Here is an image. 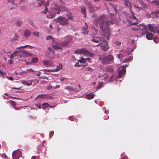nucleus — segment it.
<instances>
[{
    "label": "nucleus",
    "mask_w": 159,
    "mask_h": 159,
    "mask_svg": "<svg viewBox=\"0 0 159 159\" xmlns=\"http://www.w3.org/2000/svg\"><path fill=\"white\" fill-rule=\"evenodd\" d=\"M97 17V14H94L93 15L92 18L94 19L93 23L96 26H98L99 24L100 28L103 32V35L101 40L104 42L105 43L103 45L101 44V47L102 49L106 51L109 48L108 43L106 42L110 37V30L108 26L113 24L114 22L112 20H109L104 15L100 16L98 18Z\"/></svg>",
    "instance_id": "f257e3e1"
},
{
    "label": "nucleus",
    "mask_w": 159,
    "mask_h": 159,
    "mask_svg": "<svg viewBox=\"0 0 159 159\" xmlns=\"http://www.w3.org/2000/svg\"><path fill=\"white\" fill-rule=\"evenodd\" d=\"M51 9L52 11L49 12V14L47 16L48 18H52L56 16V13L59 14L61 11L64 10L62 6H59L56 3L51 4Z\"/></svg>",
    "instance_id": "f03ea898"
},
{
    "label": "nucleus",
    "mask_w": 159,
    "mask_h": 159,
    "mask_svg": "<svg viewBox=\"0 0 159 159\" xmlns=\"http://www.w3.org/2000/svg\"><path fill=\"white\" fill-rule=\"evenodd\" d=\"M48 0H38L37 2L39 6L42 5L44 6L45 7V10L43 11L41 13L43 14L46 13L48 9L47 7L49 5V3L48 2Z\"/></svg>",
    "instance_id": "7ed1b4c3"
},
{
    "label": "nucleus",
    "mask_w": 159,
    "mask_h": 159,
    "mask_svg": "<svg viewBox=\"0 0 159 159\" xmlns=\"http://www.w3.org/2000/svg\"><path fill=\"white\" fill-rule=\"evenodd\" d=\"M114 58L111 55H107L103 58L102 62L103 64H110L113 62Z\"/></svg>",
    "instance_id": "20e7f679"
},
{
    "label": "nucleus",
    "mask_w": 159,
    "mask_h": 159,
    "mask_svg": "<svg viewBox=\"0 0 159 159\" xmlns=\"http://www.w3.org/2000/svg\"><path fill=\"white\" fill-rule=\"evenodd\" d=\"M75 53L82 54L84 55H89L90 57H93V55L91 53L89 52V51L84 48H82L81 49H77L75 52Z\"/></svg>",
    "instance_id": "39448f33"
},
{
    "label": "nucleus",
    "mask_w": 159,
    "mask_h": 159,
    "mask_svg": "<svg viewBox=\"0 0 159 159\" xmlns=\"http://www.w3.org/2000/svg\"><path fill=\"white\" fill-rule=\"evenodd\" d=\"M57 21L60 23L62 25H68L69 24L68 19L65 17L60 16L57 19Z\"/></svg>",
    "instance_id": "423d86ee"
},
{
    "label": "nucleus",
    "mask_w": 159,
    "mask_h": 159,
    "mask_svg": "<svg viewBox=\"0 0 159 159\" xmlns=\"http://www.w3.org/2000/svg\"><path fill=\"white\" fill-rule=\"evenodd\" d=\"M64 41L62 43L63 46L65 47L67 46L71 43L72 38L70 36H67L64 37Z\"/></svg>",
    "instance_id": "0eeeda50"
},
{
    "label": "nucleus",
    "mask_w": 159,
    "mask_h": 159,
    "mask_svg": "<svg viewBox=\"0 0 159 159\" xmlns=\"http://www.w3.org/2000/svg\"><path fill=\"white\" fill-rule=\"evenodd\" d=\"M21 154V152L19 150L14 151L12 154L13 158L15 159H18L20 157Z\"/></svg>",
    "instance_id": "6e6552de"
},
{
    "label": "nucleus",
    "mask_w": 159,
    "mask_h": 159,
    "mask_svg": "<svg viewBox=\"0 0 159 159\" xmlns=\"http://www.w3.org/2000/svg\"><path fill=\"white\" fill-rule=\"evenodd\" d=\"M139 26L143 27L142 28H141V27H139L140 30H142V34L143 35H144L148 33V28L146 27L143 24L139 25Z\"/></svg>",
    "instance_id": "1a4fd4ad"
},
{
    "label": "nucleus",
    "mask_w": 159,
    "mask_h": 159,
    "mask_svg": "<svg viewBox=\"0 0 159 159\" xmlns=\"http://www.w3.org/2000/svg\"><path fill=\"white\" fill-rule=\"evenodd\" d=\"M63 47H64L63 46V43H60L58 42H56L55 44H53V47L56 50H59L62 49Z\"/></svg>",
    "instance_id": "9d476101"
},
{
    "label": "nucleus",
    "mask_w": 159,
    "mask_h": 159,
    "mask_svg": "<svg viewBox=\"0 0 159 159\" xmlns=\"http://www.w3.org/2000/svg\"><path fill=\"white\" fill-rule=\"evenodd\" d=\"M89 9L90 11L92 13L95 12L98 9H99L100 8L98 7L94 6L91 3L89 4Z\"/></svg>",
    "instance_id": "9b49d317"
},
{
    "label": "nucleus",
    "mask_w": 159,
    "mask_h": 159,
    "mask_svg": "<svg viewBox=\"0 0 159 159\" xmlns=\"http://www.w3.org/2000/svg\"><path fill=\"white\" fill-rule=\"evenodd\" d=\"M82 30L84 34H87L88 33V25L86 23H85V25L83 27Z\"/></svg>",
    "instance_id": "f8f14e48"
},
{
    "label": "nucleus",
    "mask_w": 159,
    "mask_h": 159,
    "mask_svg": "<svg viewBox=\"0 0 159 159\" xmlns=\"http://www.w3.org/2000/svg\"><path fill=\"white\" fill-rule=\"evenodd\" d=\"M126 70L124 69H122L121 70H120L118 74V77L120 78H121L126 73Z\"/></svg>",
    "instance_id": "ddd939ff"
},
{
    "label": "nucleus",
    "mask_w": 159,
    "mask_h": 159,
    "mask_svg": "<svg viewBox=\"0 0 159 159\" xmlns=\"http://www.w3.org/2000/svg\"><path fill=\"white\" fill-rule=\"evenodd\" d=\"M43 64L47 67L51 66L53 64L52 61H50L49 60L44 61H43Z\"/></svg>",
    "instance_id": "4468645a"
},
{
    "label": "nucleus",
    "mask_w": 159,
    "mask_h": 159,
    "mask_svg": "<svg viewBox=\"0 0 159 159\" xmlns=\"http://www.w3.org/2000/svg\"><path fill=\"white\" fill-rule=\"evenodd\" d=\"M48 97H50V96L48 95L47 94H42L37 95L36 96V99H44L45 98H49Z\"/></svg>",
    "instance_id": "2eb2a0df"
},
{
    "label": "nucleus",
    "mask_w": 159,
    "mask_h": 159,
    "mask_svg": "<svg viewBox=\"0 0 159 159\" xmlns=\"http://www.w3.org/2000/svg\"><path fill=\"white\" fill-rule=\"evenodd\" d=\"M24 34L25 37L28 39L31 34V33L29 30H26L24 31Z\"/></svg>",
    "instance_id": "dca6fc26"
},
{
    "label": "nucleus",
    "mask_w": 159,
    "mask_h": 159,
    "mask_svg": "<svg viewBox=\"0 0 159 159\" xmlns=\"http://www.w3.org/2000/svg\"><path fill=\"white\" fill-rule=\"evenodd\" d=\"M65 89L68 91H71L75 92H77L79 91V90H77L75 88L70 86H67L65 87Z\"/></svg>",
    "instance_id": "f3484780"
},
{
    "label": "nucleus",
    "mask_w": 159,
    "mask_h": 159,
    "mask_svg": "<svg viewBox=\"0 0 159 159\" xmlns=\"http://www.w3.org/2000/svg\"><path fill=\"white\" fill-rule=\"evenodd\" d=\"M81 10L82 14L84 15V17H86V8L84 6H82L81 7Z\"/></svg>",
    "instance_id": "a211bd4d"
},
{
    "label": "nucleus",
    "mask_w": 159,
    "mask_h": 159,
    "mask_svg": "<svg viewBox=\"0 0 159 159\" xmlns=\"http://www.w3.org/2000/svg\"><path fill=\"white\" fill-rule=\"evenodd\" d=\"M148 28L150 31L153 33H155L156 31V28L152 26L151 24H149Z\"/></svg>",
    "instance_id": "6ab92c4d"
},
{
    "label": "nucleus",
    "mask_w": 159,
    "mask_h": 159,
    "mask_svg": "<svg viewBox=\"0 0 159 159\" xmlns=\"http://www.w3.org/2000/svg\"><path fill=\"white\" fill-rule=\"evenodd\" d=\"M146 37L148 40H152L153 37V34L151 33L148 32L146 34Z\"/></svg>",
    "instance_id": "aec40b11"
},
{
    "label": "nucleus",
    "mask_w": 159,
    "mask_h": 159,
    "mask_svg": "<svg viewBox=\"0 0 159 159\" xmlns=\"http://www.w3.org/2000/svg\"><path fill=\"white\" fill-rule=\"evenodd\" d=\"M32 81L33 80L23 81H22V83L25 85L29 86L32 84Z\"/></svg>",
    "instance_id": "412c9836"
},
{
    "label": "nucleus",
    "mask_w": 159,
    "mask_h": 159,
    "mask_svg": "<svg viewBox=\"0 0 159 159\" xmlns=\"http://www.w3.org/2000/svg\"><path fill=\"white\" fill-rule=\"evenodd\" d=\"M133 57L131 56L127 58H125L124 60L120 59V61L122 63H126L127 62L129 61L130 60H132Z\"/></svg>",
    "instance_id": "4be33fe9"
},
{
    "label": "nucleus",
    "mask_w": 159,
    "mask_h": 159,
    "mask_svg": "<svg viewBox=\"0 0 159 159\" xmlns=\"http://www.w3.org/2000/svg\"><path fill=\"white\" fill-rule=\"evenodd\" d=\"M19 38V36L17 34V33H15L14 34V36L13 38L11 39V41L14 42L15 41L17 40Z\"/></svg>",
    "instance_id": "5701e85b"
},
{
    "label": "nucleus",
    "mask_w": 159,
    "mask_h": 159,
    "mask_svg": "<svg viewBox=\"0 0 159 159\" xmlns=\"http://www.w3.org/2000/svg\"><path fill=\"white\" fill-rule=\"evenodd\" d=\"M94 96L95 95L94 94H93L92 93H91L87 95L86 97L87 99H93L94 97Z\"/></svg>",
    "instance_id": "b1692460"
},
{
    "label": "nucleus",
    "mask_w": 159,
    "mask_h": 159,
    "mask_svg": "<svg viewBox=\"0 0 159 159\" xmlns=\"http://www.w3.org/2000/svg\"><path fill=\"white\" fill-rule=\"evenodd\" d=\"M124 2H125V5L127 6V7H129V6L130 7L129 9H130V10L131 11V5L130 2H129V0H123Z\"/></svg>",
    "instance_id": "393cba45"
},
{
    "label": "nucleus",
    "mask_w": 159,
    "mask_h": 159,
    "mask_svg": "<svg viewBox=\"0 0 159 159\" xmlns=\"http://www.w3.org/2000/svg\"><path fill=\"white\" fill-rule=\"evenodd\" d=\"M16 56L20 57V58H21L22 56H23L24 54H22V50L20 51H16Z\"/></svg>",
    "instance_id": "a878e982"
},
{
    "label": "nucleus",
    "mask_w": 159,
    "mask_h": 159,
    "mask_svg": "<svg viewBox=\"0 0 159 159\" xmlns=\"http://www.w3.org/2000/svg\"><path fill=\"white\" fill-rule=\"evenodd\" d=\"M22 54H25V56H32V54L29 53L28 52H27L26 50H22Z\"/></svg>",
    "instance_id": "bb28decb"
},
{
    "label": "nucleus",
    "mask_w": 159,
    "mask_h": 159,
    "mask_svg": "<svg viewBox=\"0 0 159 159\" xmlns=\"http://www.w3.org/2000/svg\"><path fill=\"white\" fill-rule=\"evenodd\" d=\"M62 67V65L61 63L59 64V65L58 66H57V68L56 70H52V71H58L60 69H61Z\"/></svg>",
    "instance_id": "cd10ccee"
},
{
    "label": "nucleus",
    "mask_w": 159,
    "mask_h": 159,
    "mask_svg": "<svg viewBox=\"0 0 159 159\" xmlns=\"http://www.w3.org/2000/svg\"><path fill=\"white\" fill-rule=\"evenodd\" d=\"M113 68L111 66H109L107 68L106 71L107 72L109 73H112L113 71Z\"/></svg>",
    "instance_id": "c85d7f7f"
},
{
    "label": "nucleus",
    "mask_w": 159,
    "mask_h": 159,
    "mask_svg": "<svg viewBox=\"0 0 159 159\" xmlns=\"http://www.w3.org/2000/svg\"><path fill=\"white\" fill-rule=\"evenodd\" d=\"M7 102L10 104L13 107H15L16 104V103L14 101H12L11 100H10L7 101Z\"/></svg>",
    "instance_id": "c756f323"
},
{
    "label": "nucleus",
    "mask_w": 159,
    "mask_h": 159,
    "mask_svg": "<svg viewBox=\"0 0 159 159\" xmlns=\"http://www.w3.org/2000/svg\"><path fill=\"white\" fill-rule=\"evenodd\" d=\"M34 71L32 69H30L26 70L25 71H23L22 72V73H23L24 74H26V73H28V72H29L30 73H31L32 72Z\"/></svg>",
    "instance_id": "7c9ffc66"
},
{
    "label": "nucleus",
    "mask_w": 159,
    "mask_h": 159,
    "mask_svg": "<svg viewBox=\"0 0 159 159\" xmlns=\"http://www.w3.org/2000/svg\"><path fill=\"white\" fill-rule=\"evenodd\" d=\"M16 24L18 27H20L22 24V22L21 20H18L16 21Z\"/></svg>",
    "instance_id": "2f4dec72"
},
{
    "label": "nucleus",
    "mask_w": 159,
    "mask_h": 159,
    "mask_svg": "<svg viewBox=\"0 0 159 159\" xmlns=\"http://www.w3.org/2000/svg\"><path fill=\"white\" fill-rule=\"evenodd\" d=\"M140 4H141V6H142V7H141L143 9H143H146L147 8V4L144 3L143 2H141Z\"/></svg>",
    "instance_id": "473e14b6"
},
{
    "label": "nucleus",
    "mask_w": 159,
    "mask_h": 159,
    "mask_svg": "<svg viewBox=\"0 0 159 159\" xmlns=\"http://www.w3.org/2000/svg\"><path fill=\"white\" fill-rule=\"evenodd\" d=\"M91 41L93 43H98L99 41V40L97 38H94V39H91Z\"/></svg>",
    "instance_id": "72a5a7b5"
},
{
    "label": "nucleus",
    "mask_w": 159,
    "mask_h": 159,
    "mask_svg": "<svg viewBox=\"0 0 159 159\" xmlns=\"http://www.w3.org/2000/svg\"><path fill=\"white\" fill-rule=\"evenodd\" d=\"M28 22L30 25H31L33 27H35L33 21H31L30 20H28Z\"/></svg>",
    "instance_id": "f704fd0d"
},
{
    "label": "nucleus",
    "mask_w": 159,
    "mask_h": 159,
    "mask_svg": "<svg viewBox=\"0 0 159 159\" xmlns=\"http://www.w3.org/2000/svg\"><path fill=\"white\" fill-rule=\"evenodd\" d=\"M125 55L124 54H119L118 55V57L120 59H122V58L124 57Z\"/></svg>",
    "instance_id": "c9c22d12"
},
{
    "label": "nucleus",
    "mask_w": 159,
    "mask_h": 159,
    "mask_svg": "<svg viewBox=\"0 0 159 159\" xmlns=\"http://www.w3.org/2000/svg\"><path fill=\"white\" fill-rule=\"evenodd\" d=\"M46 39L48 40L51 39L52 40V42L53 43L54 42V40L53 39V37L51 36H47L46 38Z\"/></svg>",
    "instance_id": "e433bc0d"
},
{
    "label": "nucleus",
    "mask_w": 159,
    "mask_h": 159,
    "mask_svg": "<svg viewBox=\"0 0 159 159\" xmlns=\"http://www.w3.org/2000/svg\"><path fill=\"white\" fill-rule=\"evenodd\" d=\"M78 61L81 63H85L86 62V59L84 58H82L81 59L78 60Z\"/></svg>",
    "instance_id": "4c0bfd02"
},
{
    "label": "nucleus",
    "mask_w": 159,
    "mask_h": 159,
    "mask_svg": "<svg viewBox=\"0 0 159 159\" xmlns=\"http://www.w3.org/2000/svg\"><path fill=\"white\" fill-rule=\"evenodd\" d=\"M27 47H31V46H30L29 45H25L24 46H21V47H19L18 48H17L16 49H20L22 48H25Z\"/></svg>",
    "instance_id": "58836bf2"
},
{
    "label": "nucleus",
    "mask_w": 159,
    "mask_h": 159,
    "mask_svg": "<svg viewBox=\"0 0 159 159\" xmlns=\"http://www.w3.org/2000/svg\"><path fill=\"white\" fill-rule=\"evenodd\" d=\"M32 62L34 63V62H36L38 61V59L36 57H33L32 59Z\"/></svg>",
    "instance_id": "ea45409f"
},
{
    "label": "nucleus",
    "mask_w": 159,
    "mask_h": 159,
    "mask_svg": "<svg viewBox=\"0 0 159 159\" xmlns=\"http://www.w3.org/2000/svg\"><path fill=\"white\" fill-rule=\"evenodd\" d=\"M85 69L87 71L90 72H93L94 70L93 69V68L90 67H87L85 68Z\"/></svg>",
    "instance_id": "a19ab883"
},
{
    "label": "nucleus",
    "mask_w": 159,
    "mask_h": 159,
    "mask_svg": "<svg viewBox=\"0 0 159 159\" xmlns=\"http://www.w3.org/2000/svg\"><path fill=\"white\" fill-rule=\"evenodd\" d=\"M103 85L102 82H100L99 84L97 86V89H100L101 88Z\"/></svg>",
    "instance_id": "79ce46f5"
},
{
    "label": "nucleus",
    "mask_w": 159,
    "mask_h": 159,
    "mask_svg": "<svg viewBox=\"0 0 159 159\" xmlns=\"http://www.w3.org/2000/svg\"><path fill=\"white\" fill-rule=\"evenodd\" d=\"M153 40L155 42L157 43L159 42V38L157 37H154Z\"/></svg>",
    "instance_id": "37998d69"
},
{
    "label": "nucleus",
    "mask_w": 159,
    "mask_h": 159,
    "mask_svg": "<svg viewBox=\"0 0 159 159\" xmlns=\"http://www.w3.org/2000/svg\"><path fill=\"white\" fill-rule=\"evenodd\" d=\"M67 17H68V20H71L73 18L72 16L70 14L67 15Z\"/></svg>",
    "instance_id": "c03bdc74"
},
{
    "label": "nucleus",
    "mask_w": 159,
    "mask_h": 159,
    "mask_svg": "<svg viewBox=\"0 0 159 159\" xmlns=\"http://www.w3.org/2000/svg\"><path fill=\"white\" fill-rule=\"evenodd\" d=\"M139 27L138 28H136L135 27H132L131 28V30L133 31H137V30H140V28L139 27H140V26H139Z\"/></svg>",
    "instance_id": "a18cd8bd"
},
{
    "label": "nucleus",
    "mask_w": 159,
    "mask_h": 159,
    "mask_svg": "<svg viewBox=\"0 0 159 159\" xmlns=\"http://www.w3.org/2000/svg\"><path fill=\"white\" fill-rule=\"evenodd\" d=\"M33 34L36 36V37H39V33L36 31H34L33 32Z\"/></svg>",
    "instance_id": "49530a36"
},
{
    "label": "nucleus",
    "mask_w": 159,
    "mask_h": 159,
    "mask_svg": "<svg viewBox=\"0 0 159 159\" xmlns=\"http://www.w3.org/2000/svg\"><path fill=\"white\" fill-rule=\"evenodd\" d=\"M16 51H15L11 55V56L10 57L11 58V59H12V58H13L15 56H16Z\"/></svg>",
    "instance_id": "de8ad7c7"
},
{
    "label": "nucleus",
    "mask_w": 159,
    "mask_h": 159,
    "mask_svg": "<svg viewBox=\"0 0 159 159\" xmlns=\"http://www.w3.org/2000/svg\"><path fill=\"white\" fill-rule=\"evenodd\" d=\"M42 106H44L46 107H49V104L47 103H44L42 105Z\"/></svg>",
    "instance_id": "09e8293b"
},
{
    "label": "nucleus",
    "mask_w": 159,
    "mask_h": 159,
    "mask_svg": "<svg viewBox=\"0 0 159 159\" xmlns=\"http://www.w3.org/2000/svg\"><path fill=\"white\" fill-rule=\"evenodd\" d=\"M134 8H138L139 9V11H140L141 10H143V9L141 7H138L135 5H134Z\"/></svg>",
    "instance_id": "8fccbe9b"
},
{
    "label": "nucleus",
    "mask_w": 159,
    "mask_h": 159,
    "mask_svg": "<svg viewBox=\"0 0 159 159\" xmlns=\"http://www.w3.org/2000/svg\"><path fill=\"white\" fill-rule=\"evenodd\" d=\"M93 28L94 29V31H93V34L94 35H95L98 32V30L97 29H96L95 28L93 27Z\"/></svg>",
    "instance_id": "3c124183"
},
{
    "label": "nucleus",
    "mask_w": 159,
    "mask_h": 159,
    "mask_svg": "<svg viewBox=\"0 0 159 159\" xmlns=\"http://www.w3.org/2000/svg\"><path fill=\"white\" fill-rule=\"evenodd\" d=\"M17 6H18L17 4H16L15 3H14L13 4H12L13 7H12V8H11L10 9L12 10V9L13 8H14L16 7H17Z\"/></svg>",
    "instance_id": "603ef678"
},
{
    "label": "nucleus",
    "mask_w": 159,
    "mask_h": 159,
    "mask_svg": "<svg viewBox=\"0 0 159 159\" xmlns=\"http://www.w3.org/2000/svg\"><path fill=\"white\" fill-rule=\"evenodd\" d=\"M131 13H132V16L131 17V18H133L134 20H136V17L134 16V13L131 10Z\"/></svg>",
    "instance_id": "864d4df0"
},
{
    "label": "nucleus",
    "mask_w": 159,
    "mask_h": 159,
    "mask_svg": "<svg viewBox=\"0 0 159 159\" xmlns=\"http://www.w3.org/2000/svg\"><path fill=\"white\" fill-rule=\"evenodd\" d=\"M54 131H51L50 133H49V136L50 137H52L53 135L54 134Z\"/></svg>",
    "instance_id": "5fc2aeb1"
},
{
    "label": "nucleus",
    "mask_w": 159,
    "mask_h": 159,
    "mask_svg": "<svg viewBox=\"0 0 159 159\" xmlns=\"http://www.w3.org/2000/svg\"><path fill=\"white\" fill-rule=\"evenodd\" d=\"M155 2H156V4L159 5V1L157 0H154V1L151 2V3H152Z\"/></svg>",
    "instance_id": "6e6d98bb"
},
{
    "label": "nucleus",
    "mask_w": 159,
    "mask_h": 159,
    "mask_svg": "<svg viewBox=\"0 0 159 159\" xmlns=\"http://www.w3.org/2000/svg\"><path fill=\"white\" fill-rule=\"evenodd\" d=\"M1 157L3 158H6L7 157V155L5 153H3L1 155Z\"/></svg>",
    "instance_id": "4d7b16f0"
},
{
    "label": "nucleus",
    "mask_w": 159,
    "mask_h": 159,
    "mask_svg": "<svg viewBox=\"0 0 159 159\" xmlns=\"http://www.w3.org/2000/svg\"><path fill=\"white\" fill-rule=\"evenodd\" d=\"M52 88V86L50 84H49L48 86L46 87L47 89L48 90H49L50 89H51Z\"/></svg>",
    "instance_id": "13d9d810"
},
{
    "label": "nucleus",
    "mask_w": 159,
    "mask_h": 159,
    "mask_svg": "<svg viewBox=\"0 0 159 159\" xmlns=\"http://www.w3.org/2000/svg\"><path fill=\"white\" fill-rule=\"evenodd\" d=\"M115 44L117 45H120L121 44V43L119 41H116L115 42Z\"/></svg>",
    "instance_id": "bf43d9fd"
},
{
    "label": "nucleus",
    "mask_w": 159,
    "mask_h": 159,
    "mask_svg": "<svg viewBox=\"0 0 159 159\" xmlns=\"http://www.w3.org/2000/svg\"><path fill=\"white\" fill-rule=\"evenodd\" d=\"M81 66V65H80L78 62L76 63L75 65V67H79V66Z\"/></svg>",
    "instance_id": "052dcab7"
},
{
    "label": "nucleus",
    "mask_w": 159,
    "mask_h": 159,
    "mask_svg": "<svg viewBox=\"0 0 159 159\" xmlns=\"http://www.w3.org/2000/svg\"><path fill=\"white\" fill-rule=\"evenodd\" d=\"M8 2H10L12 4L14 3V0H8Z\"/></svg>",
    "instance_id": "680f3d73"
},
{
    "label": "nucleus",
    "mask_w": 159,
    "mask_h": 159,
    "mask_svg": "<svg viewBox=\"0 0 159 159\" xmlns=\"http://www.w3.org/2000/svg\"><path fill=\"white\" fill-rule=\"evenodd\" d=\"M159 13V11H157L156 12H152V14H154L155 15H157Z\"/></svg>",
    "instance_id": "e2e57ef3"
},
{
    "label": "nucleus",
    "mask_w": 159,
    "mask_h": 159,
    "mask_svg": "<svg viewBox=\"0 0 159 159\" xmlns=\"http://www.w3.org/2000/svg\"><path fill=\"white\" fill-rule=\"evenodd\" d=\"M112 7L114 9V10L116 13L117 12V10L116 8L115 7V6L113 5H112Z\"/></svg>",
    "instance_id": "0e129e2a"
},
{
    "label": "nucleus",
    "mask_w": 159,
    "mask_h": 159,
    "mask_svg": "<svg viewBox=\"0 0 159 159\" xmlns=\"http://www.w3.org/2000/svg\"><path fill=\"white\" fill-rule=\"evenodd\" d=\"M69 118L70 120L71 121H73L74 120V118L73 117L70 116Z\"/></svg>",
    "instance_id": "69168bd1"
},
{
    "label": "nucleus",
    "mask_w": 159,
    "mask_h": 159,
    "mask_svg": "<svg viewBox=\"0 0 159 159\" xmlns=\"http://www.w3.org/2000/svg\"><path fill=\"white\" fill-rule=\"evenodd\" d=\"M7 79L11 80H13V78L12 77H7Z\"/></svg>",
    "instance_id": "338daca9"
},
{
    "label": "nucleus",
    "mask_w": 159,
    "mask_h": 159,
    "mask_svg": "<svg viewBox=\"0 0 159 159\" xmlns=\"http://www.w3.org/2000/svg\"><path fill=\"white\" fill-rule=\"evenodd\" d=\"M39 78L40 79H47V78L46 76H40L39 77Z\"/></svg>",
    "instance_id": "774afa93"
}]
</instances>
